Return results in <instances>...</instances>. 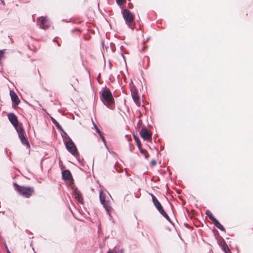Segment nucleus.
<instances>
[{"instance_id":"f257e3e1","label":"nucleus","mask_w":253,"mask_h":253,"mask_svg":"<svg viewBox=\"0 0 253 253\" xmlns=\"http://www.w3.org/2000/svg\"><path fill=\"white\" fill-rule=\"evenodd\" d=\"M100 98L104 104L110 109H114L115 106V100L110 89L105 87L101 91Z\"/></svg>"},{"instance_id":"f03ea898","label":"nucleus","mask_w":253,"mask_h":253,"mask_svg":"<svg viewBox=\"0 0 253 253\" xmlns=\"http://www.w3.org/2000/svg\"><path fill=\"white\" fill-rule=\"evenodd\" d=\"M13 185L15 189L26 198H29L34 192V189L32 187L21 186L16 183H14Z\"/></svg>"},{"instance_id":"7ed1b4c3","label":"nucleus","mask_w":253,"mask_h":253,"mask_svg":"<svg viewBox=\"0 0 253 253\" xmlns=\"http://www.w3.org/2000/svg\"><path fill=\"white\" fill-rule=\"evenodd\" d=\"M122 14L126 24L131 29L133 30L134 28V18L131 12L128 9H126L122 11Z\"/></svg>"},{"instance_id":"20e7f679","label":"nucleus","mask_w":253,"mask_h":253,"mask_svg":"<svg viewBox=\"0 0 253 253\" xmlns=\"http://www.w3.org/2000/svg\"><path fill=\"white\" fill-rule=\"evenodd\" d=\"M152 201L155 205L156 209L158 210V211L161 213V214H162L168 220H169L172 225L173 224L170 221L168 215L167 214V213L164 210L162 206L161 205V203L159 202V201L157 200L156 197L153 194H151Z\"/></svg>"},{"instance_id":"39448f33","label":"nucleus","mask_w":253,"mask_h":253,"mask_svg":"<svg viewBox=\"0 0 253 253\" xmlns=\"http://www.w3.org/2000/svg\"><path fill=\"white\" fill-rule=\"evenodd\" d=\"M65 145L67 150L73 155L75 156L77 158L78 160L80 161L79 159L78 158L79 155L77 151V149L72 139L69 137L68 141L66 142Z\"/></svg>"},{"instance_id":"423d86ee","label":"nucleus","mask_w":253,"mask_h":253,"mask_svg":"<svg viewBox=\"0 0 253 253\" xmlns=\"http://www.w3.org/2000/svg\"><path fill=\"white\" fill-rule=\"evenodd\" d=\"M99 199L101 204L106 211V212L110 215V212L112 210V208L110 206L109 202L106 200V194L102 191L99 192Z\"/></svg>"},{"instance_id":"0eeeda50","label":"nucleus","mask_w":253,"mask_h":253,"mask_svg":"<svg viewBox=\"0 0 253 253\" xmlns=\"http://www.w3.org/2000/svg\"><path fill=\"white\" fill-rule=\"evenodd\" d=\"M16 130L18 134V136L21 143L27 148L30 147V144L25 136V132L22 126L19 127V128H17Z\"/></svg>"},{"instance_id":"6e6552de","label":"nucleus","mask_w":253,"mask_h":253,"mask_svg":"<svg viewBox=\"0 0 253 253\" xmlns=\"http://www.w3.org/2000/svg\"><path fill=\"white\" fill-rule=\"evenodd\" d=\"M8 119L15 129L22 126V124H19L16 116L14 113H9L7 115Z\"/></svg>"},{"instance_id":"1a4fd4ad","label":"nucleus","mask_w":253,"mask_h":253,"mask_svg":"<svg viewBox=\"0 0 253 253\" xmlns=\"http://www.w3.org/2000/svg\"><path fill=\"white\" fill-rule=\"evenodd\" d=\"M37 24L40 28L43 29H46L49 26V24L46 17H40L37 20Z\"/></svg>"},{"instance_id":"9d476101","label":"nucleus","mask_w":253,"mask_h":253,"mask_svg":"<svg viewBox=\"0 0 253 253\" xmlns=\"http://www.w3.org/2000/svg\"><path fill=\"white\" fill-rule=\"evenodd\" d=\"M141 137L145 140L149 141L152 139L151 134L149 133L148 129L145 128H142L140 131Z\"/></svg>"},{"instance_id":"9b49d317","label":"nucleus","mask_w":253,"mask_h":253,"mask_svg":"<svg viewBox=\"0 0 253 253\" xmlns=\"http://www.w3.org/2000/svg\"><path fill=\"white\" fill-rule=\"evenodd\" d=\"M73 195L75 198L80 203H83V198L81 195L80 191L78 189L73 190Z\"/></svg>"},{"instance_id":"f8f14e48","label":"nucleus","mask_w":253,"mask_h":253,"mask_svg":"<svg viewBox=\"0 0 253 253\" xmlns=\"http://www.w3.org/2000/svg\"><path fill=\"white\" fill-rule=\"evenodd\" d=\"M10 95L12 101L14 103L15 105H18L20 102V100L17 94L13 91H10Z\"/></svg>"},{"instance_id":"ddd939ff","label":"nucleus","mask_w":253,"mask_h":253,"mask_svg":"<svg viewBox=\"0 0 253 253\" xmlns=\"http://www.w3.org/2000/svg\"><path fill=\"white\" fill-rule=\"evenodd\" d=\"M62 178L64 180H69L72 178L70 171L68 170H64L62 172Z\"/></svg>"},{"instance_id":"4468645a","label":"nucleus","mask_w":253,"mask_h":253,"mask_svg":"<svg viewBox=\"0 0 253 253\" xmlns=\"http://www.w3.org/2000/svg\"><path fill=\"white\" fill-rule=\"evenodd\" d=\"M132 96L133 101L135 102V103L136 104V105L137 106H140L141 103H140V98H139L137 93L136 92H132Z\"/></svg>"},{"instance_id":"2eb2a0df","label":"nucleus","mask_w":253,"mask_h":253,"mask_svg":"<svg viewBox=\"0 0 253 253\" xmlns=\"http://www.w3.org/2000/svg\"><path fill=\"white\" fill-rule=\"evenodd\" d=\"M212 222L213 223L214 226L218 229L222 231L225 232V230L223 226L218 222L216 219H215Z\"/></svg>"},{"instance_id":"dca6fc26","label":"nucleus","mask_w":253,"mask_h":253,"mask_svg":"<svg viewBox=\"0 0 253 253\" xmlns=\"http://www.w3.org/2000/svg\"><path fill=\"white\" fill-rule=\"evenodd\" d=\"M206 214L212 222L216 219L209 210L206 211Z\"/></svg>"},{"instance_id":"f3484780","label":"nucleus","mask_w":253,"mask_h":253,"mask_svg":"<svg viewBox=\"0 0 253 253\" xmlns=\"http://www.w3.org/2000/svg\"><path fill=\"white\" fill-rule=\"evenodd\" d=\"M139 150H140V153L142 154V155H143L145 157V158L146 159H148L149 157V154L147 153V152L145 150L142 149L141 147L140 148V149H139Z\"/></svg>"},{"instance_id":"a211bd4d","label":"nucleus","mask_w":253,"mask_h":253,"mask_svg":"<svg viewBox=\"0 0 253 253\" xmlns=\"http://www.w3.org/2000/svg\"><path fill=\"white\" fill-rule=\"evenodd\" d=\"M51 120L53 123L56 126L57 128L59 129H62L61 126L56 121V120L53 118H51Z\"/></svg>"},{"instance_id":"6ab92c4d","label":"nucleus","mask_w":253,"mask_h":253,"mask_svg":"<svg viewBox=\"0 0 253 253\" xmlns=\"http://www.w3.org/2000/svg\"><path fill=\"white\" fill-rule=\"evenodd\" d=\"M176 195H175V196ZM175 201H176L178 203H179V204H183V200L182 199V198H181V196H179L178 195L177 196V198H176L175 197Z\"/></svg>"},{"instance_id":"aec40b11","label":"nucleus","mask_w":253,"mask_h":253,"mask_svg":"<svg viewBox=\"0 0 253 253\" xmlns=\"http://www.w3.org/2000/svg\"><path fill=\"white\" fill-rule=\"evenodd\" d=\"M134 139L136 141V142H137V144L138 148L140 149L141 146V142H140L139 138L138 137H136L135 136H134Z\"/></svg>"},{"instance_id":"412c9836","label":"nucleus","mask_w":253,"mask_h":253,"mask_svg":"<svg viewBox=\"0 0 253 253\" xmlns=\"http://www.w3.org/2000/svg\"><path fill=\"white\" fill-rule=\"evenodd\" d=\"M223 249H224V252H225V253H231V252H230L229 249L228 248V247L227 246L224 247H223Z\"/></svg>"},{"instance_id":"4be33fe9","label":"nucleus","mask_w":253,"mask_h":253,"mask_svg":"<svg viewBox=\"0 0 253 253\" xmlns=\"http://www.w3.org/2000/svg\"><path fill=\"white\" fill-rule=\"evenodd\" d=\"M96 132L98 133V134L99 135V136H101L102 135L101 131L98 129V128L97 127V126L94 124Z\"/></svg>"},{"instance_id":"5701e85b","label":"nucleus","mask_w":253,"mask_h":253,"mask_svg":"<svg viewBox=\"0 0 253 253\" xmlns=\"http://www.w3.org/2000/svg\"><path fill=\"white\" fill-rule=\"evenodd\" d=\"M116 0L117 3L119 5H121V4H122L123 3V2H124L125 0Z\"/></svg>"},{"instance_id":"b1692460","label":"nucleus","mask_w":253,"mask_h":253,"mask_svg":"<svg viewBox=\"0 0 253 253\" xmlns=\"http://www.w3.org/2000/svg\"><path fill=\"white\" fill-rule=\"evenodd\" d=\"M101 138V139L102 140V141L104 142V143L105 144V145L106 146V141H105V138L102 135L101 136H100Z\"/></svg>"},{"instance_id":"393cba45","label":"nucleus","mask_w":253,"mask_h":253,"mask_svg":"<svg viewBox=\"0 0 253 253\" xmlns=\"http://www.w3.org/2000/svg\"><path fill=\"white\" fill-rule=\"evenodd\" d=\"M151 164H152V165L155 166L156 164V162L155 160H153L151 161Z\"/></svg>"},{"instance_id":"a878e982","label":"nucleus","mask_w":253,"mask_h":253,"mask_svg":"<svg viewBox=\"0 0 253 253\" xmlns=\"http://www.w3.org/2000/svg\"><path fill=\"white\" fill-rule=\"evenodd\" d=\"M119 253H124V249H121V250L120 251Z\"/></svg>"},{"instance_id":"bb28decb","label":"nucleus","mask_w":253,"mask_h":253,"mask_svg":"<svg viewBox=\"0 0 253 253\" xmlns=\"http://www.w3.org/2000/svg\"><path fill=\"white\" fill-rule=\"evenodd\" d=\"M6 249H7V253H10V252L9 251V250H8V249H7V247H6Z\"/></svg>"},{"instance_id":"cd10ccee","label":"nucleus","mask_w":253,"mask_h":253,"mask_svg":"<svg viewBox=\"0 0 253 253\" xmlns=\"http://www.w3.org/2000/svg\"><path fill=\"white\" fill-rule=\"evenodd\" d=\"M107 253H113L112 252H111L110 250H109Z\"/></svg>"},{"instance_id":"c85d7f7f","label":"nucleus","mask_w":253,"mask_h":253,"mask_svg":"<svg viewBox=\"0 0 253 253\" xmlns=\"http://www.w3.org/2000/svg\"><path fill=\"white\" fill-rule=\"evenodd\" d=\"M0 2H1V3H2L3 5H4V2H3V0H0Z\"/></svg>"},{"instance_id":"c756f323","label":"nucleus","mask_w":253,"mask_h":253,"mask_svg":"<svg viewBox=\"0 0 253 253\" xmlns=\"http://www.w3.org/2000/svg\"><path fill=\"white\" fill-rule=\"evenodd\" d=\"M121 55H122V56H123V57L124 58L125 57H124V56L123 54V53H122V52L121 53Z\"/></svg>"},{"instance_id":"7c9ffc66","label":"nucleus","mask_w":253,"mask_h":253,"mask_svg":"<svg viewBox=\"0 0 253 253\" xmlns=\"http://www.w3.org/2000/svg\"><path fill=\"white\" fill-rule=\"evenodd\" d=\"M120 48H121V49L122 50V48H123V46L122 45Z\"/></svg>"},{"instance_id":"2f4dec72","label":"nucleus","mask_w":253,"mask_h":253,"mask_svg":"<svg viewBox=\"0 0 253 253\" xmlns=\"http://www.w3.org/2000/svg\"><path fill=\"white\" fill-rule=\"evenodd\" d=\"M141 122V120H139V124H140Z\"/></svg>"},{"instance_id":"473e14b6","label":"nucleus","mask_w":253,"mask_h":253,"mask_svg":"<svg viewBox=\"0 0 253 253\" xmlns=\"http://www.w3.org/2000/svg\"><path fill=\"white\" fill-rule=\"evenodd\" d=\"M57 44H58V46H60V44L58 43H57Z\"/></svg>"}]
</instances>
